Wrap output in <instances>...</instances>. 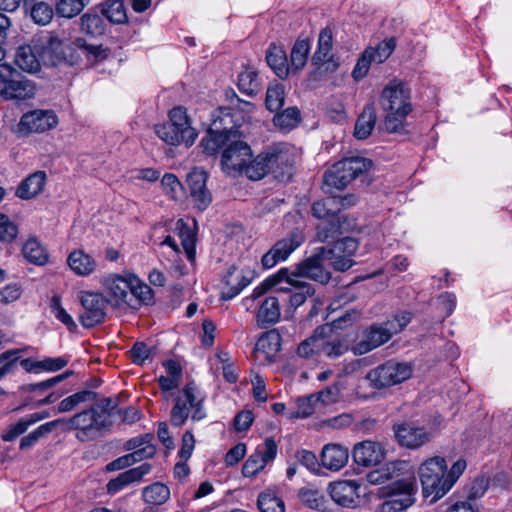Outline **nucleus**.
<instances>
[{"mask_svg":"<svg viewBox=\"0 0 512 512\" xmlns=\"http://www.w3.org/2000/svg\"><path fill=\"white\" fill-rule=\"evenodd\" d=\"M301 281L294 271L290 272L287 268H282L267 278L266 284L276 287L273 296L281 298V302H286L287 297L295 290L296 284H300Z\"/></svg>","mask_w":512,"mask_h":512,"instance_id":"23","label":"nucleus"},{"mask_svg":"<svg viewBox=\"0 0 512 512\" xmlns=\"http://www.w3.org/2000/svg\"><path fill=\"white\" fill-rule=\"evenodd\" d=\"M155 132L162 141L174 146L180 144L191 146L197 138L196 130L178 131L168 123L157 125Z\"/></svg>","mask_w":512,"mask_h":512,"instance_id":"28","label":"nucleus"},{"mask_svg":"<svg viewBox=\"0 0 512 512\" xmlns=\"http://www.w3.org/2000/svg\"><path fill=\"white\" fill-rule=\"evenodd\" d=\"M15 63L23 71L30 73L37 72L40 68V62L29 45L18 48L15 55Z\"/></svg>","mask_w":512,"mask_h":512,"instance_id":"41","label":"nucleus"},{"mask_svg":"<svg viewBox=\"0 0 512 512\" xmlns=\"http://www.w3.org/2000/svg\"><path fill=\"white\" fill-rule=\"evenodd\" d=\"M22 253L29 262L36 265H44L48 261L47 250L36 237H30L24 243Z\"/></svg>","mask_w":512,"mask_h":512,"instance_id":"38","label":"nucleus"},{"mask_svg":"<svg viewBox=\"0 0 512 512\" xmlns=\"http://www.w3.org/2000/svg\"><path fill=\"white\" fill-rule=\"evenodd\" d=\"M238 88L249 96L257 94L261 89L258 72L251 67L245 68L238 76Z\"/></svg>","mask_w":512,"mask_h":512,"instance_id":"40","label":"nucleus"},{"mask_svg":"<svg viewBox=\"0 0 512 512\" xmlns=\"http://www.w3.org/2000/svg\"><path fill=\"white\" fill-rule=\"evenodd\" d=\"M382 446L373 441H363L355 445L352 457L356 464L370 467L378 465L384 459Z\"/></svg>","mask_w":512,"mask_h":512,"instance_id":"22","label":"nucleus"},{"mask_svg":"<svg viewBox=\"0 0 512 512\" xmlns=\"http://www.w3.org/2000/svg\"><path fill=\"white\" fill-rule=\"evenodd\" d=\"M396 47L394 38L386 39L380 42L376 47L367 48V52H370L372 60L375 63H383L393 53Z\"/></svg>","mask_w":512,"mask_h":512,"instance_id":"55","label":"nucleus"},{"mask_svg":"<svg viewBox=\"0 0 512 512\" xmlns=\"http://www.w3.org/2000/svg\"><path fill=\"white\" fill-rule=\"evenodd\" d=\"M132 274L126 276L112 275L105 279L104 285L109 292V295L115 300L117 304L124 302L130 307H135L132 303V298H129V291L132 285Z\"/></svg>","mask_w":512,"mask_h":512,"instance_id":"25","label":"nucleus"},{"mask_svg":"<svg viewBox=\"0 0 512 512\" xmlns=\"http://www.w3.org/2000/svg\"><path fill=\"white\" fill-rule=\"evenodd\" d=\"M100 12L113 24H123L128 20L123 0H104L100 4Z\"/></svg>","mask_w":512,"mask_h":512,"instance_id":"36","label":"nucleus"},{"mask_svg":"<svg viewBox=\"0 0 512 512\" xmlns=\"http://www.w3.org/2000/svg\"><path fill=\"white\" fill-rule=\"evenodd\" d=\"M142 496L148 504L161 505L169 499L170 490L166 485L155 482L143 489Z\"/></svg>","mask_w":512,"mask_h":512,"instance_id":"46","label":"nucleus"},{"mask_svg":"<svg viewBox=\"0 0 512 512\" xmlns=\"http://www.w3.org/2000/svg\"><path fill=\"white\" fill-rule=\"evenodd\" d=\"M326 247H319L314 254L298 263L294 273L299 278L305 277L321 284H326L331 278V273L325 267V261L329 259Z\"/></svg>","mask_w":512,"mask_h":512,"instance_id":"13","label":"nucleus"},{"mask_svg":"<svg viewBox=\"0 0 512 512\" xmlns=\"http://www.w3.org/2000/svg\"><path fill=\"white\" fill-rule=\"evenodd\" d=\"M281 349V335L276 330H270L261 335L255 345L257 359L263 356L264 360L272 361Z\"/></svg>","mask_w":512,"mask_h":512,"instance_id":"30","label":"nucleus"},{"mask_svg":"<svg viewBox=\"0 0 512 512\" xmlns=\"http://www.w3.org/2000/svg\"><path fill=\"white\" fill-rule=\"evenodd\" d=\"M98 410L92 406L85 409L70 418L56 419L58 426L63 430H76V438L81 442L95 440L102 435V432L108 429Z\"/></svg>","mask_w":512,"mask_h":512,"instance_id":"6","label":"nucleus"},{"mask_svg":"<svg viewBox=\"0 0 512 512\" xmlns=\"http://www.w3.org/2000/svg\"><path fill=\"white\" fill-rule=\"evenodd\" d=\"M270 173L279 181H288L293 173L294 154L285 143H276L265 150Z\"/></svg>","mask_w":512,"mask_h":512,"instance_id":"11","label":"nucleus"},{"mask_svg":"<svg viewBox=\"0 0 512 512\" xmlns=\"http://www.w3.org/2000/svg\"><path fill=\"white\" fill-rule=\"evenodd\" d=\"M59 421H50L40 425L38 428L30 432L27 436H24L20 441V449L26 450L34 446L40 438L49 434L56 427H58Z\"/></svg>","mask_w":512,"mask_h":512,"instance_id":"50","label":"nucleus"},{"mask_svg":"<svg viewBox=\"0 0 512 512\" xmlns=\"http://www.w3.org/2000/svg\"><path fill=\"white\" fill-rule=\"evenodd\" d=\"M346 198L336 199L334 197L316 201L312 205V213L319 219H331L338 216V205L345 206Z\"/></svg>","mask_w":512,"mask_h":512,"instance_id":"37","label":"nucleus"},{"mask_svg":"<svg viewBox=\"0 0 512 512\" xmlns=\"http://www.w3.org/2000/svg\"><path fill=\"white\" fill-rule=\"evenodd\" d=\"M329 325L319 326L315 329L312 336L302 341L297 348V355L304 359H310L320 355L321 335L331 332Z\"/></svg>","mask_w":512,"mask_h":512,"instance_id":"33","label":"nucleus"},{"mask_svg":"<svg viewBox=\"0 0 512 512\" xmlns=\"http://www.w3.org/2000/svg\"><path fill=\"white\" fill-rule=\"evenodd\" d=\"M309 52V40L297 39L292 47L290 54V70L294 72L302 70L307 63Z\"/></svg>","mask_w":512,"mask_h":512,"instance_id":"39","label":"nucleus"},{"mask_svg":"<svg viewBox=\"0 0 512 512\" xmlns=\"http://www.w3.org/2000/svg\"><path fill=\"white\" fill-rule=\"evenodd\" d=\"M257 506L261 512H285L283 499L272 490H266L260 493Z\"/></svg>","mask_w":512,"mask_h":512,"instance_id":"45","label":"nucleus"},{"mask_svg":"<svg viewBox=\"0 0 512 512\" xmlns=\"http://www.w3.org/2000/svg\"><path fill=\"white\" fill-rule=\"evenodd\" d=\"M67 264L79 276L91 275L98 267L97 260L82 249L72 251L68 255Z\"/></svg>","mask_w":512,"mask_h":512,"instance_id":"31","label":"nucleus"},{"mask_svg":"<svg viewBox=\"0 0 512 512\" xmlns=\"http://www.w3.org/2000/svg\"><path fill=\"white\" fill-rule=\"evenodd\" d=\"M358 249V241L352 237L341 238L333 244L331 248H327L330 258L333 256H352Z\"/></svg>","mask_w":512,"mask_h":512,"instance_id":"56","label":"nucleus"},{"mask_svg":"<svg viewBox=\"0 0 512 512\" xmlns=\"http://www.w3.org/2000/svg\"><path fill=\"white\" fill-rule=\"evenodd\" d=\"M161 186L166 195L173 200H180L183 196V186L176 175L166 173L161 179Z\"/></svg>","mask_w":512,"mask_h":512,"instance_id":"59","label":"nucleus"},{"mask_svg":"<svg viewBox=\"0 0 512 512\" xmlns=\"http://www.w3.org/2000/svg\"><path fill=\"white\" fill-rule=\"evenodd\" d=\"M329 333L326 332L321 335L320 355L334 359L343 355L348 350V347L342 340H329Z\"/></svg>","mask_w":512,"mask_h":512,"instance_id":"51","label":"nucleus"},{"mask_svg":"<svg viewBox=\"0 0 512 512\" xmlns=\"http://www.w3.org/2000/svg\"><path fill=\"white\" fill-rule=\"evenodd\" d=\"M170 123L169 125L176 128L178 131L195 130L189 121L185 108L178 106L174 107L169 112Z\"/></svg>","mask_w":512,"mask_h":512,"instance_id":"62","label":"nucleus"},{"mask_svg":"<svg viewBox=\"0 0 512 512\" xmlns=\"http://www.w3.org/2000/svg\"><path fill=\"white\" fill-rule=\"evenodd\" d=\"M18 235V226L5 214L0 213V243H12Z\"/></svg>","mask_w":512,"mask_h":512,"instance_id":"61","label":"nucleus"},{"mask_svg":"<svg viewBox=\"0 0 512 512\" xmlns=\"http://www.w3.org/2000/svg\"><path fill=\"white\" fill-rule=\"evenodd\" d=\"M340 233V217L328 219L317 227V238L321 242H327L334 239Z\"/></svg>","mask_w":512,"mask_h":512,"instance_id":"60","label":"nucleus"},{"mask_svg":"<svg viewBox=\"0 0 512 512\" xmlns=\"http://www.w3.org/2000/svg\"><path fill=\"white\" fill-rule=\"evenodd\" d=\"M152 465L143 463L138 467L131 468L125 472L120 473L116 478L111 479L107 484V492L109 494H116L126 486L142 481L143 477L151 472Z\"/></svg>","mask_w":512,"mask_h":512,"instance_id":"26","label":"nucleus"},{"mask_svg":"<svg viewBox=\"0 0 512 512\" xmlns=\"http://www.w3.org/2000/svg\"><path fill=\"white\" fill-rule=\"evenodd\" d=\"M371 484L378 485L390 481L392 495L379 507V512H404L414 503L415 478L409 462L398 460L371 471L367 475Z\"/></svg>","mask_w":512,"mask_h":512,"instance_id":"1","label":"nucleus"},{"mask_svg":"<svg viewBox=\"0 0 512 512\" xmlns=\"http://www.w3.org/2000/svg\"><path fill=\"white\" fill-rule=\"evenodd\" d=\"M313 294V287L309 283L301 281L300 284H296L295 290L287 297L286 302L291 308L296 309L305 303L307 298Z\"/></svg>","mask_w":512,"mask_h":512,"instance_id":"54","label":"nucleus"},{"mask_svg":"<svg viewBox=\"0 0 512 512\" xmlns=\"http://www.w3.org/2000/svg\"><path fill=\"white\" fill-rule=\"evenodd\" d=\"M380 105L386 112L385 129L391 133L399 131L412 111L410 88L401 80H391L381 92Z\"/></svg>","mask_w":512,"mask_h":512,"instance_id":"2","label":"nucleus"},{"mask_svg":"<svg viewBox=\"0 0 512 512\" xmlns=\"http://www.w3.org/2000/svg\"><path fill=\"white\" fill-rule=\"evenodd\" d=\"M300 111L297 107H288L281 112H278L273 117V123L276 127L282 130H291L295 128L300 122Z\"/></svg>","mask_w":512,"mask_h":512,"instance_id":"47","label":"nucleus"},{"mask_svg":"<svg viewBox=\"0 0 512 512\" xmlns=\"http://www.w3.org/2000/svg\"><path fill=\"white\" fill-rule=\"evenodd\" d=\"M251 157V147L240 139L239 131L235 128L222 153L221 165L223 171L231 176L243 173Z\"/></svg>","mask_w":512,"mask_h":512,"instance_id":"9","label":"nucleus"},{"mask_svg":"<svg viewBox=\"0 0 512 512\" xmlns=\"http://www.w3.org/2000/svg\"><path fill=\"white\" fill-rule=\"evenodd\" d=\"M208 174L201 168H194L187 176L190 197L195 208L204 211L212 202V194L206 187Z\"/></svg>","mask_w":512,"mask_h":512,"instance_id":"19","label":"nucleus"},{"mask_svg":"<svg viewBox=\"0 0 512 512\" xmlns=\"http://www.w3.org/2000/svg\"><path fill=\"white\" fill-rule=\"evenodd\" d=\"M50 310L54 317L63 323L68 330L74 331L77 325L70 314L62 307L60 297L54 295L50 301Z\"/></svg>","mask_w":512,"mask_h":512,"instance_id":"57","label":"nucleus"},{"mask_svg":"<svg viewBox=\"0 0 512 512\" xmlns=\"http://www.w3.org/2000/svg\"><path fill=\"white\" fill-rule=\"evenodd\" d=\"M174 405L170 411V422L174 427H181L188 418L198 422L207 417L204 398L198 393L194 383L186 384L173 397Z\"/></svg>","mask_w":512,"mask_h":512,"instance_id":"3","label":"nucleus"},{"mask_svg":"<svg viewBox=\"0 0 512 512\" xmlns=\"http://www.w3.org/2000/svg\"><path fill=\"white\" fill-rule=\"evenodd\" d=\"M280 303L281 298L272 295L259 302L256 321L260 327H267L279 321L281 316Z\"/></svg>","mask_w":512,"mask_h":512,"instance_id":"27","label":"nucleus"},{"mask_svg":"<svg viewBox=\"0 0 512 512\" xmlns=\"http://www.w3.org/2000/svg\"><path fill=\"white\" fill-rule=\"evenodd\" d=\"M371 166V160L360 156L347 157L337 162L324 174L323 183L326 192H331L332 188L343 190L352 180L368 171Z\"/></svg>","mask_w":512,"mask_h":512,"instance_id":"5","label":"nucleus"},{"mask_svg":"<svg viewBox=\"0 0 512 512\" xmlns=\"http://www.w3.org/2000/svg\"><path fill=\"white\" fill-rule=\"evenodd\" d=\"M243 173L251 180H260L270 173L265 152H261L254 159H250Z\"/></svg>","mask_w":512,"mask_h":512,"instance_id":"42","label":"nucleus"},{"mask_svg":"<svg viewBox=\"0 0 512 512\" xmlns=\"http://www.w3.org/2000/svg\"><path fill=\"white\" fill-rule=\"evenodd\" d=\"M45 182L46 173L37 171L21 182L16 194L22 199H31L42 192Z\"/></svg>","mask_w":512,"mask_h":512,"instance_id":"34","label":"nucleus"},{"mask_svg":"<svg viewBox=\"0 0 512 512\" xmlns=\"http://www.w3.org/2000/svg\"><path fill=\"white\" fill-rule=\"evenodd\" d=\"M79 301L83 307L79 319L85 328L94 327L104 321L108 301L102 294L82 291L79 295Z\"/></svg>","mask_w":512,"mask_h":512,"instance_id":"14","label":"nucleus"},{"mask_svg":"<svg viewBox=\"0 0 512 512\" xmlns=\"http://www.w3.org/2000/svg\"><path fill=\"white\" fill-rule=\"evenodd\" d=\"M447 462L444 457L434 456L426 459L418 468V476L425 498L430 497V504L436 503L447 492L445 472Z\"/></svg>","mask_w":512,"mask_h":512,"instance_id":"4","label":"nucleus"},{"mask_svg":"<svg viewBox=\"0 0 512 512\" xmlns=\"http://www.w3.org/2000/svg\"><path fill=\"white\" fill-rule=\"evenodd\" d=\"M305 237L300 229L290 231L284 238L278 240L262 257L261 263L265 269H270L279 262L285 261L304 242Z\"/></svg>","mask_w":512,"mask_h":512,"instance_id":"12","label":"nucleus"},{"mask_svg":"<svg viewBox=\"0 0 512 512\" xmlns=\"http://www.w3.org/2000/svg\"><path fill=\"white\" fill-rule=\"evenodd\" d=\"M333 46L332 31L330 28L321 30L318 36V45L311 57V64L317 69L324 67V71L333 72L338 68V63L331 54Z\"/></svg>","mask_w":512,"mask_h":512,"instance_id":"20","label":"nucleus"},{"mask_svg":"<svg viewBox=\"0 0 512 512\" xmlns=\"http://www.w3.org/2000/svg\"><path fill=\"white\" fill-rule=\"evenodd\" d=\"M92 408L94 410H98L97 412L100 413L102 419L104 420L105 426L109 429L113 424V417L116 414L120 413V410L117 409V405L114 404L113 400L111 398H104L97 402L96 404L92 405Z\"/></svg>","mask_w":512,"mask_h":512,"instance_id":"58","label":"nucleus"},{"mask_svg":"<svg viewBox=\"0 0 512 512\" xmlns=\"http://www.w3.org/2000/svg\"><path fill=\"white\" fill-rule=\"evenodd\" d=\"M255 278V271L250 267L238 269L231 266L223 279L221 298L231 300L246 288Z\"/></svg>","mask_w":512,"mask_h":512,"instance_id":"17","label":"nucleus"},{"mask_svg":"<svg viewBox=\"0 0 512 512\" xmlns=\"http://www.w3.org/2000/svg\"><path fill=\"white\" fill-rule=\"evenodd\" d=\"M394 334L395 328L387 321L373 324L363 332L362 339L354 345L353 351L358 355L366 354L387 343Z\"/></svg>","mask_w":512,"mask_h":512,"instance_id":"16","label":"nucleus"},{"mask_svg":"<svg viewBox=\"0 0 512 512\" xmlns=\"http://www.w3.org/2000/svg\"><path fill=\"white\" fill-rule=\"evenodd\" d=\"M296 408L288 414L289 419L307 418L315 411L317 398L312 394L304 397H298L295 400Z\"/></svg>","mask_w":512,"mask_h":512,"instance_id":"48","label":"nucleus"},{"mask_svg":"<svg viewBox=\"0 0 512 512\" xmlns=\"http://www.w3.org/2000/svg\"><path fill=\"white\" fill-rule=\"evenodd\" d=\"M14 68L0 64V96L5 100H27L34 97L35 84L25 77L14 75Z\"/></svg>","mask_w":512,"mask_h":512,"instance_id":"7","label":"nucleus"},{"mask_svg":"<svg viewBox=\"0 0 512 512\" xmlns=\"http://www.w3.org/2000/svg\"><path fill=\"white\" fill-rule=\"evenodd\" d=\"M30 16L34 23L45 26L52 21L54 16V9L50 4L39 1L31 6Z\"/></svg>","mask_w":512,"mask_h":512,"instance_id":"52","label":"nucleus"},{"mask_svg":"<svg viewBox=\"0 0 512 512\" xmlns=\"http://www.w3.org/2000/svg\"><path fill=\"white\" fill-rule=\"evenodd\" d=\"M412 371L409 363L389 360L371 369L365 378L373 388L382 389L406 381L411 377Z\"/></svg>","mask_w":512,"mask_h":512,"instance_id":"8","label":"nucleus"},{"mask_svg":"<svg viewBox=\"0 0 512 512\" xmlns=\"http://www.w3.org/2000/svg\"><path fill=\"white\" fill-rule=\"evenodd\" d=\"M489 487V479L485 476L475 478L466 490V499L474 502L481 498Z\"/></svg>","mask_w":512,"mask_h":512,"instance_id":"64","label":"nucleus"},{"mask_svg":"<svg viewBox=\"0 0 512 512\" xmlns=\"http://www.w3.org/2000/svg\"><path fill=\"white\" fill-rule=\"evenodd\" d=\"M266 61L275 74L285 79L290 73V66L287 60L286 51L283 47L271 44L266 52Z\"/></svg>","mask_w":512,"mask_h":512,"instance_id":"32","label":"nucleus"},{"mask_svg":"<svg viewBox=\"0 0 512 512\" xmlns=\"http://www.w3.org/2000/svg\"><path fill=\"white\" fill-rule=\"evenodd\" d=\"M233 130H235V127L220 129L215 119L212 123V127L208 129L205 136L201 139L200 146L208 155H214L219 149H225Z\"/></svg>","mask_w":512,"mask_h":512,"instance_id":"24","label":"nucleus"},{"mask_svg":"<svg viewBox=\"0 0 512 512\" xmlns=\"http://www.w3.org/2000/svg\"><path fill=\"white\" fill-rule=\"evenodd\" d=\"M321 464L331 471H339L348 462V449L339 444H327L321 452Z\"/></svg>","mask_w":512,"mask_h":512,"instance_id":"29","label":"nucleus"},{"mask_svg":"<svg viewBox=\"0 0 512 512\" xmlns=\"http://www.w3.org/2000/svg\"><path fill=\"white\" fill-rule=\"evenodd\" d=\"M393 431L399 445L408 449H417L431 440V434L425 428L408 423L394 425Z\"/></svg>","mask_w":512,"mask_h":512,"instance_id":"21","label":"nucleus"},{"mask_svg":"<svg viewBox=\"0 0 512 512\" xmlns=\"http://www.w3.org/2000/svg\"><path fill=\"white\" fill-rule=\"evenodd\" d=\"M360 484L356 480H341L328 486L331 499L344 508H356L361 502Z\"/></svg>","mask_w":512,"mask_h":512,"instance_id":"18","label":"nucleus"},{"mask_svg":"<svg viewBox=\"0 0 512 512\" xmlns=\"http://www.w3.org/2000/svg\"><path fill=\"white\" fill-rule=\"evenodd\" d=\"M81 31L87 35L100 36L105 32L103 19L97 14L86 13L81 16Z\"/></svg>","mask_w":512,"mask_h":512,"instance_id":"53","label":"nucleus"},{"mask_svg":"<svg viewBox=\"0 0 512 512\" xmlns=\"http://www.w3.org/2000/svg\"><path fill=\"white\" fill-rule=\"evenodd\" d=\"M129 294H131L130 298H132V303L135 305L134 308L142 304L147 305L153 299L152 289L135 275L132 277V285Z\"/></svg>","mask_w":512,"mask_h":512,"instance_id":"43","label":"nucleus"},{"mask_svg":"<svg viewBox=\"0 0 512 512\" xmlns=\"http://www.w3.org/2000/svg\"><path fill=\"white\" fill-rule=\"evenodd\" d=\"M40 58L45 65L56 66L59 64L76 65L80 56L75 47L65 43L56 36H50L43 44Z\"/></svg>","mask_w":512,"mask_h":512,"instance_id":"10","label":"nucleus"},{"mask_svg":"<svg viewBox=\"0 0 512 512\" xmlns=\"http://www.w3.org/2000/svg\"><path fill=\"white\" fill-rule=\"evenodd\" d=\"M58 116L51 109H35L24 113L17 125L23 135L44 133L58 125Z\"/></svg>","mask_w":512,"mask_h":512,"instance_id":"15","label":"nucleus"},{"mask_svg":"<svg viewBox=\"0 0 512 512\" xmlns=\"http://www.w3.org/2000/svg\"><path fill=\"white\" fill-rule=\"evenodd\" d=\"M285 101L284 86L280 83L270 85L266 91L265 105L271 112H277L282 108Z\"/></svg>","mask_w":512,"mask_h":512,"instance_id":"49","label":"nucleus"},{"mask_svg":"<svg viewBox=\"0 0 512 512\" xmlns=\"http://www.w3.org/2000/svg\"><path fill=\"white\" fill-rule=\"evenodd\" d=\"M83 8V0H60L56 5V13L64 18H72L78 15Z\"/></svg>","mask_w":512,"mask_h":512,"instance_id":"63","label":"nucleus"},{"mask_svg":"<svg viewBox=\"0 0 512 512\" xmlns=\"http://www.w3.org/2000/svg\"><path fill=\"white\" fill-rule=\"evenodd\" d=\"M95 398V392L91 390H82L61 400L57 409L60 413L70 412L82 403L94 401Z\"/></svg>","mask_w":512,"mask_h":512,"instance_id":"44","label":"nucleus"},{"mask_svg":"<svg viewBox=\"0 0 512 512\" xmlns=\"http://www.w3.org/2000/svg\"><path fill=\"white\" fill-rule=\"evenodd\" d=\"M376 119L375 106L373 104L365 105L362 113L356 121L354 136L360 140L366 139L374 129Z\"/></svg>","mask_w":512,"mask_h":512,"instance_id":"35","label":"nucleus"}]
</instances>
